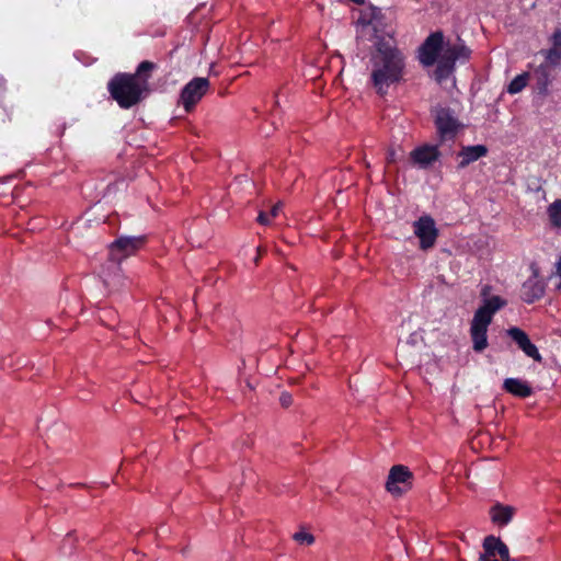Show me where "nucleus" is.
I'll use <instances>...</instances> for the list:
<instances>
[{
	"mask_svg": "<svg viewBox=\"0 0 561 561\" xmlns=\"http://www.w3.org/2000/svg\"><path fill=\"white\" fill-rule=\"evenodd\" d=\"M546 58L552 65L561 62V28L554 31L552 47L546 53Z\"/></svg>",
	"mask_w": 561,
	"mask_h": 561,
	"instance_id": "17",
	"label": "nucleus"
},
{
	"mask_svg": "<svg viewBox=\"0 0 561 561\" xmlns=\"http://www.w3.org/2000/svg\"><path fill=\"white\" fill-rule=\"evenodd\" d=\"M397 160V153H396V150L390 148L388 150V153H387V162L388 163H392V162H396Z\"/></svg>",
	"mask_w": 561,
	"mask_h": 561,
	"instance_id": "24",
	"label": "nucleus"
},
{
	"mask_svg": "<svg viewBox=\"0 0 561 561\" xmlns=\"http://www.w3.org/2000/svg\"><path fill=\"white\" fill-rule=\"evenodd\" d=\"M483 304L476 311L470 327V335L476 352H482L488 346L486 332L493 316L506 305V300L500 296L486 297L482 290Z\"/></svg>",
	"mask_w": 561,
	"mask_h": 561,
	"instance_id": "4",
	"label": "nucleus"
},
{
	"mask_svg": "<svg viewBox=\"0 0 561 561\" xmlns=\"http://www.w3.org/2000/svg\"><path fill=\"white\" fill-rule=\"evenodd\" d=\"M503 388L511 394L527 398L533 393L531 387L519 378H506Z\"/></svg>",
	"mask_w": 561,
	"mask_h": 561,
	"instance_id": "16",
	"label": "nucleus"
},
{
	"mask_svg": "<svg viewBox=\"0 0 561 561\" xmlns=\"http://www.w3.org/2000/svg\"><path fill=\"white\" fill-rule=\"evenodd\" d=\"M144 244V236L119 237L110 245V259L112 262L121 263L124 259L135 254Z\"/></svg>",
	"mask_w": 561,
	"mask_h": 561,
	"instance_id": "6",
	"label": "nucleus"
},
{
	"mask_svg": "<svg viewBox=\"0 0 561 561\" xmlns=\"http://www.w3.org/2000/svg\"><path fill=\"white\" fill-rule=\"evenodd\" d=\"M375 31V26L370 22L364 23L362 24L360 30H358V37L363 38L367 35H371Z\"/></svg>",
	"mask_w": 561,
	"mask_h": 561,
	"instance_id": "22",
	"label": "nucleus"
},
{
	"mask_svg": "<svg viewBox=\"0 0 561 561\" xmlns=\"http://www.w3.org/2000/svg\"><path fill=\"white\" fill-rule=\"evenodd\" d=\"M528 73H522L515 77L508 84L507 91L511 94L520 92L527 84Z\"/></svg>",
	"mask_w": 561,
	"mask_h": 561,
	"instance_id": "20",
	"label": "nucleus"
},
{
	"mask_svg": "<svg viewBox=\"0 0 561 561\" xmlns=\"http://www.w3.org/2000/svg\"><path fill=\"white\" fill-rule=\"evenodd\" d=\"M293 538L299 545L304 546H310L314 542V537L311 534L306 533L304 530L294 534Z\"/></svg>",
	"mask_w": 561,
	"mask_h": 561,
	"instance_id": "21",
	"label": "nucleus"
},
{
	"mask_svg": "<svg viewBox=\"0 0 561 561\" xmlns=\"http://www.w3.org/2000/svg\"><path fill=\"white\" fill-rule=\"evenodd\" d=\"M558 274L560 275L561 277V257H560V261L558 263Z\"/></svg>",
	"mask_w": 561,
	"mask_h": 561,
	"instance_id": "25",
	"label": "nucleus"
},
{
	"mask_svg": "<svg viewBox=\"0 0 561 561\" xmlns=\"http://www.w3.org/2000/svg\"><path fill=\"white\" fill-rule=\"evenodd\" d=\"M510 552L507 546L494 536H488L483 541V553L479 561H508Z\"/></svg>",
	"mask_w": 561,
	"mask_h": 561,
	"instance_id": "9",
	"label": "nucleus"
},
{
	"mask_svg": "<svg viewBox=\"0 0 561 561\" xmlns=\"http://www.w3.org/2000/svg\"><path fill=\"white\" fill-rule=\"evenodd\" d=\"M414 234L420 239V247L427 250L435 244L438 231L430 216H422L413 224Z\"/></svg>",
	"mask_w": 561,
	"mask_h": 561,
	"instance_id": "8",
	"label": "nucleus"
},
{
	"mask_svg": "<svg viewBox=\"0 0 561 561\" xmlns=\"http://www.w3.org/2000/svg\"><path fill=\"white\" fill-rule=\"evenodd\" d=\"M282 211V204L280 203H277L275 204L274 206H272V208L270 209L268 213L266 211H260L259 216H257V221L261 224V225H270L272 219L273 218H276L278 217V215L280 214Z\"/></svg>",
	"mask_w": 561,
	"mask_h": 561,
	"instance_id": "18",
	"label": "nucleus"
},
{
	"mask_svg": "<svg viewBox=\"0 0 561 561\" xmlns=\"http://www.w3.org/2000/svg\"><path fill=\"white\" fill-rule=\"evenodd\" d=\"M412 473L411 471L401 465L393 466L390 469L386 489L392 495H402L411 486Z\"/></svg>",
	"mask_w": 561,
	"mask_h": 561,
	"instance_id": "7",
	"label": "nucleus"
},
{
	"mask_svg": "<svg viewBox=\"0 0 561 561\" xmlns=\"http://www.w3.org/2000/svg\"><path fill=\"white\" fill-rule=\"evenodd\" d=\"M486 153H488V148L483 145L465 146L458 153V157L460 159V161L458 163V168L463 169L467 165H469L470 163L486 156Z\"/></svg>",
	"mask_w": 561,
	"mask_h": 561,
	"instance_id": "14",
	"label": "nucleus"
},
{
	"mask_svg": "<svg viewBox=\"0 0 561 561\" xmlns=\"http://www.w3.org/2000/svg\"><path fill=\"white\" fill-rule=\"evenodd\" d=\"M208 89L209 80L207 78L197 77L192 79L183 87L179 104L184 107L186 113L191 112L207 93Z\"/></svg>",
	"mask_w": 561,
	"mask_h": 561,
	"instance_id": "5",
	"label": "nucleus"
},
{
	"mask_svg": "<svg viewBox=\"0 0 561 561\" xmlns=\"http://www.w3.org/2000/svg\"><path fill=\"white\" fill-rule=\"evenodd\" d=\"M550 221L556 227H561V199L554 201L548 208Z\"/></svg>",
	"mask_w": 561,
	"mask_h": 561,
	"instance_id": "19",
	"label": "nucleus"
},
{
	"mask_svg": "<svg viewBox=\"0 0 561 561\" xmlns=\"http://www.w3.org/2000/svg\"><path fill=\"white\" fill-rule=\"evenodd\" d=\"M374 38L376 50L370 58V84L378 94L385 95L403 79L405 58L391 36L375 35Z\"/></svg>",
	"mask_w": 561,
	"mask_h": 561,
	"instance_id": "1",
	"label": "nucleus"
},
{
	"mask_svg": "<svg viewBox=\"0 0 561 561\" xmlns=\"http://www.w3.org/2000/svg\"><path fill=\"white\" fill-rule=\"evenodd\" d=\"M151 69V62L142 61L136 75L118 73L108 82V91L121 107L129 108L141 100L148 88V80L141 73Z\"/></svg>",
	"mask_w": 561,
	"mask_h": 561,
	"instance_id": "3",
	"label": "nucleus"
},
{
	"mask_svg": "<svg viewBox=\"0 0 561 561\" xmlns=\"http://www.w3.org/2000/svg\"><path fill=\"white\" fill-rule=\"evenodd\" d=\"M545 293V285L541 279L538 278L536 272L530 276L522 287V298L525 302L531 304L538 300Z\"/></svg>",
	"mask_w": 561,
	"mask_h": 561,
	"instance_id": "13",
	"label": "nucleus"
},
{
	"mask_svg": "<svg viewBox=\"0 0 561 561\" xmlns=\"http://www.w3.org/2000/svg\"><path fill=\"white\" fill-rule=\"evenodd\" d=\"M511 339L517 344V346L528 356L531 357L536 362H541V355L539 354L537 347L529 340L528 335L518 328H511L507 331Z\"/></svg>",
	"mask_w": 561,
	"mask_h": 561,
	"instance_id": "12",
	"label": "nucleus"
},
{
	"mask_svg": "<svg viewBox=\"0 0 561 561\" xmlns=\"http://www.w3.org/2000/svg\"><path fill=\"white\" fill-rule=\"evenodd\" d=\"M469 56L470 50L462 43H445L440 33L430 35L420 48V61L424 66H432L437 61L435 79L438 82L453 73L456 61H466Z\"/></svg>",
	"mask_w": 561,
	"mask_h": 561,
	"instance_id": "2",
	"label": "nucleus"
},
{
	"mask_svg": "<svg viewBox=\"0 0 561 561\" xmlns=\"http://www.w3.org/2000/svg\"><path fill=\"white\" fill-rule=\"evenodd\" d=\"M515 508L510 505L496 503L490 510V516L497 526H506L513 518Z\"/></svg>",
	"mask_w": 561,
	"mask_h": 561,
	"instance_id": "15",
	"label": "nucleus"
},
{
	"mask_svg": "<svg viewBox=\"0 0 561 561\" xmlns=\"http://www.w3.org/2000/svg\"><path fill=\"white\" fill-rule=\"evenodd\" d=\"M435 124L442 140L453 139L459 127L457 119L447 108L436 111Z\"/></svg>",
	"mask_w": 561,
	"mask_h": 561,
	"instance_id": "10",
	"label": "nucleus"
},
{
	"mask_svg": "<svg viewBox=\"0 0 561 561\" xmlns=\"http://www.w3.org/2000/svg\"><path fill=\"white\" fill-rule=\"evenodd\" d=\"M439 158V151L436 146L423 145L415 148L410 153V159L414 165L420 169H426L436 162Z\"/></svg>",
	"mask_w": 561,
	"mask_h": 561,
	"instance_id": "11",
	"label": "nucleus"
},
{
	"mask_svg": "<svg viewBox=\"0 0 561 561\" xmlns=\"http://www.w3.org/2000/svg\"><path fill=\"white\" fill-rule=\"evenodd\" d=\"M279 401L283 407H289L293 402V399L289 393L285 392V393H282Z\"/></svg>",
	"mask_w": 561,
	"mask_h": 561,
	"instance_id": "23",
	"label": "nucleus"
}]
</instances>
